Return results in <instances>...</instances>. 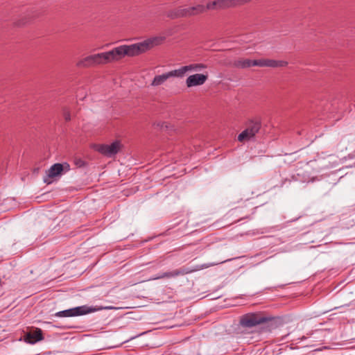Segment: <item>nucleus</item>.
Wrapping results in <instances>:
<instances>
[{"label": "nucleus", "mask_w": 355, "mask_h": 355, "mask_svg": "<svg viewBox=\"0 0 355 355\" xmlns=\"http://www.w3.org/2000/svg\"><path fill=\"white\" fill-rule=\"evenodd\" d=\"M73 162L78 168H83L87 166V162L81 158L76 157L73 160Z\"/></svg>", "instance_id": "nucleus-21"}, {"label": "nucleus", "mask_w": 355, "mask_h": 355, "mask_svg": "<svg viewBox=\"0 0 355 355\" xmlns=\"http://www.w3.org/2000/svg\"><path fill=\"white\" fill-rule=\"evenodd\" d=\"M288 62L285 60H276L272 59L250 60L240 58L234 60L232 66L238 69H247L252 67L278 68L284 67Z\"/></svg>", "instance_id": "nucleus-3"}, {"label": "nucleus", "mask_w": 355, "mask_h": 355, "mask_svg": "<svg viewBox=\"0 0 355 355\" xmlns=\"http://www.w3.org/2000/svg\"><path fill=\"white\" fill-rule=\"evenodd\" d=\"M207 66L203 63H193L189 65L183 66L177 70L178 78H182L189 71H200L207 69Z\"/></svg>", "instance_id": "nucleus-10"}, {"label": "nucleus", "mask_w": 355, "mask_h": 355, "mask_svg": "<svg viewBox=\"0 0 355 355\" xmlns=\"http://www.w3.org/2000/svg\"><path fill=\"white\" fill-rule=\"evenodd\" d=\"M205 12L203 5L198 4L190 7H178L168 12L167 16L171 19L190 17L200 15Z\"/></svg>", "instance_id": "nucleus-5"}, {"label": "nucleus", "mask_w": 355, "mask_h": 355, "mask_svg": "<svg viewBox=\"0 0 355 355\" xmlns=\"http://www.w3.org/2000/svg\"><path fill=\"white\" fill-rule=\"evenodd\" d=\"M207 268L206 265H197L193 268L182 267L180 269H177L178 276L188 275L194 272L199 271L203 268Z\"/></svg>", "instance_id": "nucleus-16"}, {"label": "nucleus", "mask_w": 355, "mask_h": 355, "mask_svg": "<svg viewBox=\"0 0 355 355\" xmlns=\"http://www.w3.org/2000/svg\"><path fill=\"white\" fill-rule=\"evenodd\" d=\"M208 79L207 74L196 73L189 76L186 80V85L187 87H192L195 86L203 85Z\"/></svg>", "instance_id": "nucleus-11"}, {"label": "nucleus", "mask_w": 355, "mask_h": 355, "mask_svg": "<svg viewBox=\"0 0 355 355\" xmlns=\"http://www.w3.org/2000/svg\"><path fill=\"white\" fill-rule=\"evenodd\" d=\"M240 325L243 328H252L259 324H263V331H271L277 327L275 318L266 316L261 313H248L240 317Z\"/></svg>", "instance_id": "nucleus-2"}, {"label": "nucleus", "mask_w": 355, "mask_h": 355, "mask_svg": "<svg viewBox=\"0 0 355 355\" xmlns=\"http://www.w3.org/2000/svg\"><path fill=\"white\" fill-rule=\"evenodd\" d=\"M218 9L231 8L230 0H218Z\"/></svg>", "instance_id": "nucleus-20"}, {"label": "nucleus", "mask_w": 355, "mask_h": 355, "mask_svg": "<svg viewBox=\"0 0 355 355\" xmlns=\"http://www.w3.org/2000/svg\"><path fill=\"white\" fill-rule=\"evenodd\" d=\"M105 53H98L87 55L80 59L76 63V66L80 68H89L97 65L106 64Z\"/></svg>", "instance_id": "nucleus-7"}, {"label": "nucleus", "mask_w": 355, "mask_h": 355, "mask_svg": "<svg viewBox=\"0 0 355 355\" xmlns=\"http://www.w3.org/2000/svg\"><path fill=\"white\" fill-rule=\"evenodd\" d=\"M62 115L66 121H69L71 120V113L67 107H64L62 109Z\"/></svg>", "instance_id": "nucleus-22"}, {"label": "nucleus", "mask_w": 355, "mask_h": 355, "mask_svg": "<svg viewBox=\"0 0 355 355\" xmlns=\"http://www.w3.org/2000/svg\"><path fill=\"white\" fill-rule=\"evenodd\" d=\"M256 206L249 199L238 201L236 205L232 208L227 214L231 218H235L234 222L249 218L254 213Z\"/></svg>", "instance_id": "nucleus-4"}, {"label": "nucleus", "mask_w": 355, "mask_h": 355, "mask_svg": "<svg viewBox=\"0 0 355 355\" xmlns=\"http://www.w3.org/2000/svg\"><path fill=\"white\" fill-rule=\"evenodd\" d=\"M250 1L251 0H230V3L232 8L246 4L250 2Z\"/></svg>", "instance_id": "nucleus-18"}, {"label": "nucleus", "mask_w": 355, "mask_h": 355, "mask_svg": "<svg viewBox=\"0 0 355 355\" xmlns=\"http://www.w3.org/2000/svg\"><path fill=\"white\" fill-rule=\"evenodd\" d=\"M62 172V165L60 163H56L52 165L50 168L46 171V175L44 177V182L46 184H51L52 179L60 175Z\"/></svg>", "instance_id": "nucleus-12"}, {"label": "nucleus", "mask_w": 355, "mask_h": 355, "mask_svg": "<svg viewBox=\"0 0 355 355\" xmlns=\"http://www.w3.org/2000/svg\"><path fill=\"white\" fill-rule=\"evenodd\" d=\"M178 272L176 269L173 271L163 272L162 275H160L159 276H157V277L150 279V280H156V279H164V278H167V279L173 278V277H178Z\"/></svg>", "instance_id": "nucleus-17"}, {"label": "nucleus", "mask_w": 355, "mask_h": 355, "mask_svg": "<svg viewBox=\"0 0 355 355\" xmlns=\"http://www.w3.org/2000/svg\"><path fill=\"white\" fill-rule=\"evenodd\" d=\"M172 77L178 78V74L176 69L170 71L162 75L155 76L152 80L150 85L153 87L160 86L163 85L168 78Z\"/></svg>", "instance_id": "nucleus-13"}, {"label": "nucleus", "mask_w": 355, "mask_h": 355, "mask_svg": "<svg viewBox=\"0 0 355 355\" xmlns=\"http://www.w3.org/2000/svg\"><path fill=\"white\" fill-rule=\"evenodd\" d=\"M261 127L259 121L250 120L246 123L244 130L238 135V141L242 143L249 141L254 139Z\"/></svg>", "instance_id": "nucleus-6"}, {"label": "nucleus", "mask_w": 355, "mask_h": 355, "mask_svg": "<svg viewBox=\"0 0 355 355\" xmlns=\"http://www.w3.org/2000/svg\"><path fill=\"white\" fill-rule=\"evenodd\" d=\"M218 0H215L207 3L205 7L206 10H217L218 9Z\"/></svg>", "instance_id": "nucleus-19"}, {"label": "nucleus", "mask_w": 355, "mask_h": 355, "mask_svg": "<svg viewBox=\"0 0 355 355\" xmlns=\"http://www.w3.org/2000/svg\"><path fill=\"white\" fill-rule=\"evenodd\" d=\"M43 339L42 331L40 329H36L35 331L26 334L24 338L25 341L30 344H35Z\"/></svg>", "instance_id": "nucleus-14"}, {"label": "nucleus", "mask_w": 355, "mask_h": 355, "mask_svg": "<svg viewBox=\"0 0 355 355\" xmlns=\"http://www.w3.org/2000/svg\"><path fill=\"white\" fill-rule=\"evenodd\" d=\"M122 146L121 141L116 140L110 144H97L94 146V149L105 157H112L121 150Z\"/></svg>", "instance_id": "nucleus-8"}, {"label": "nucleus", "mask_w": 355, "mask_h": 355, "mask_svg": "<svg viewBox=\"0 0 355 355\" xmlns=\"http://www.w3.org/2000/svg\"><path fill=\"white\" fill-rule=\"evenodd\" d=\"M61 165L62 168V171L67 172L70 171V165L67 162H64L61 164Z\"/></svg>", "instance_id": "nucleus-23"}, {"label": "nucleus", "mask_w": 355, "mask_h": 355, "mask_svg": "<svg viewBox=\"0 0 355 355\" xmlns=\"http://www.w3.org/2000/svg\"><path fill=\"white\" fill-rule=\"evenodd\" d=\"M165 40V36L159 35L149 37L141 42L116 46L109 51L104 52L107 64L119 61L126 56H137L155 46L161 45Z\"/></svg>", "instance_id": "nucleus-1"}, {"label": "nucleus", "mask_w": 355, "mask_h": 355, "mask_svg": "<svg viewBox=\"0 0 355 355\" xmlns=\"http://www.w3.org/2000/svg\"><path fill=\"white\" fill-rule=\"evenodd\" d=\"M38 16V14L35 12H28L27 14L21 16L20 19L15 22V24L17 26H21L29 23L33 18Z\"/></svg>", "instance_id": "nucleus-15"}, {"label": "nucleus", "mask_w": 355, "mask_h": 355, "mask_svg": "<svg viewBox=\"0 0 355 355\" xmlns=\"http://www.w3.org/2000/svg\"><path fill=\"white\" fill-rule=\"evenodd\" d=\"M91 312V309L87 306H77L75 308L59 311L55 314L58 317H74L83 315Z\"/></svg>", "instance_id": "nucleus-9"}]
</instances>
